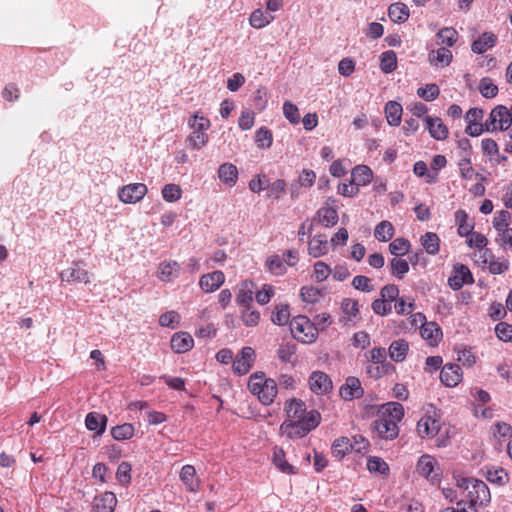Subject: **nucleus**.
I'll return each mask as SVG.
<instances>
[{
    "mask_svg": "<svg viewBox=\"0 0 512 512\" xmlns=\"http://www.w3.org/2000/svg\"><path fill=\"white\" fill-rule=\"evenodd\" d=\"M404 417L403 405L398 402L383 404L378 411V418L373 421L372 429L381 439L393 440L399 434L398 423Z\"/></svg>",
    "mask_w": 512,
    "mask_h": 512,
    "instance_id": "1",
    "label": "nucleus"
},
{
    "mask_svg": "<svg viewBox=\"0 0 512 512\" xmlns=\"http://www.w3.org/2000/svg\"><path fill=\"white\" fill-rule=\"evenodd\" d=\"M457 486L467 492L465 497L468 499L471 508L477 505H485L490 501L489 488L481 480L462 477L457 480Z\"/></svg>",
    "mask_w": 512,
    "mask_h": 512,
    "instance_id": "2",
    "label": "nucleus"
},
{
    "mask_svg": "<svg viewBox=\"0 0 512 512\" xmlns=\"http://www.w3.org/2000/svg\"><path fill=\"white\" fill-rule=\"evenodd\" d=\"M320 420V413L316 410H311L307 413L305 420H286L282 423L280 429L283 434L291 439L302 438L315 429L319 425Z\"/></svg>",
    "mask_w": 512,
    "mask_h": 512,
    "instance_id": "3",
    "label": "nucleus"
},
{
    "mask_svg": "<svg viewBox=\"0 0 512 512\" xmlns=\"http://www.w3.org/2000/svg\"><path fill=\"white\" fill-rule=\"evenodd\" d=\"M248 388L264 405H270L277 395L276 382L271 378H265L264 373L252 374L248 381Z\"/></svg>",
    "mask_w": 512,
    "mask_h": 512,
    "instance_id": "4",
    "label": "nucleus"
},
{
    "mask_svg": "<svg viewBox=\"0 0 512 512\" xmlns=\"http://www.w3.org/2000/svg\"><path fill=\"white\" fill-rule=\"evenodd\" d=\"M364 356L371 363L366 366V373L371 378L379 379L395 369L393 364L387 361V351L383 347H375Z\"/></svg>",
    "mask_w": 512,
    "mask_h": 512,
    "instance_id": "5",
    "label": "nucleus"
},
{
    "mask_svg": "<svg viewBox=\"0 0 512 512\" xmlns=\"http://www.w3.org/2000/svg\"><path fill=\"white\" fill-rule=\"evenodd\" d=\"M293 337L303 343H313L317 339V328L306 316H296L290 321Z\"/></svg>",
    "mask_w": 512,
    "mask_h": 512,
    "instance_id": "6",
    "label": "nucleus"
},
{
    "mask_svg": "<svg viewBox=\"0 0 512 512\" xmlns=\"http://www.w3.org/2000/svg\"><path fill=\"white\" fill-rule=\"evenodd\" d=\"M399 296V288L395 284H387L380 290V298L372 302L373 312L379 316H387L392 312L391 303Z\"/></svg>",
    "mask_w": 512,
    "mask_h": 512,
    "instance_id": "7",
    "label": "nucleus"
},
{
    "mask_svg": "<svg viewBox=\"0 0 512 512\" xmlns=\"http://www.w3.org/2000/svg\"><path fill=\"white\" fill-rule=\"evenodd\" d=\"M512 125V112L504 105L494 107L488 119L485 121V129L487 132L495 130L506 131Z\"/></svg>",
    "mask_w": 512,
    "mask_h": 512,
    "instance_id": "8",
    "label": "nucleus"
},
{
    "mask_svg": "<svg viewBox=\"0 0 512 512\" xmlns=\"http://www.w3.org/2000/svg\"><path fill=\"white\" fill-rule=\"evenodd\" d=\"M440 415L432 406L417 422V432L421 438H433L440 431Z\"/></svg>",
    "mask_w": 512,
    "mask_h": 512,
    "instance_id": "9",
    "label": "nucleus"
},
{
    "mask_svg": "<svg viewBox=\"0 0 512 512\" xmlns=\"http://www.w3.org/2000/svg\"><path fill=\"white\" fill-rule=\"evenodd\" d=\"M416 472L432 484H437L441 479V470L436 459L428 454L422 455L416 464Z\"/></svg>",
    "mask_w": 512,
    "mask_h": 512,
    "instance_id": "10",
    "label": "nucleus"
},
{
    "mask_svg": "<svg viewBox=\"0 0 512 512\" xmlns=\"http://www.w3.org/2000/svg\"><path fill=\"white\" fill-rule=\"evenodd\" d=\"M63 282L88 284L91 280V274L84 269L83 262H74L71 267L60 273Z\"/></svg>",
    "mask_w": 512,
    "mask_h": 512,
    "instance_id": "11",
    "label": "nucleus"
},
{
    "mask_svg": "<svg viewBox=\"0 0 512 512\" xmlns=\"http://www.w3.org/2000/svg\"><path fill=\"white\" fill-rule=\"evenodd\" d=\"M148 189L143 183H132L121 187L118 191L120 201L126 204H134L143 199Z\"/></svg>",
    "mask_w": 512,
    "mask_h": 512,
    "instance_id": "12",
    "label": "nucleus"
},
{
    "mask_svg": "<svg viewBox=\"0 0 512 512\" xmlns=\"http://www.w3.org/2000/svg\"><path fill=\"white\" fill-rule=\"evenodd\" d=\"M255 351L251 347H244L233 361V370L238 375L247 374L252 368Z\"/></svg>",
    "mask_w": 512,
    "mask_h": 512,
    "instance_id": "13",
    "label": "nucleus"
},
{
    "mask_svg": "<svg viewBox=\"0 0 512 512\" xmlns=\"http://www.w3.org/2000/svg\"><path fill=\"white\" fill-rule=\"evenodd\" d=\"M364 395V390L358 378L349 376L340 387V396L346 400L359 399Z\"/></svg>",
    "mask_w": 512,
    "mask_h": 512,
    "instance_id": "14",
    "label": "nucleus"
},
{
    "mask_svg": "<svg viewBox=\"0 0 512 512\" xmlns=\"http://www.w3.org/2000/svg\"><path fill=\"white\" fill-rule=\"evenodd\" d=\"M310 389L319 395L326 394L332 389V381L322 371H314L309 377Z\"/></svg>",
    "mask_w": 512,
    "mask_h": 512,
    "instance_id": "15",
    "label": "nucleus"
},
{
    "mask_svg": "<svg viewBox=\"0 0 512 512\" xmlns=\"http://www.w3.org/2000/svg\"><path fill=\"white\" fill-rule=\"evenodd\" d=\"M224 281V273L220 270H216L202 275L199 281V286L204 292L210 293L218 290Z\"/></svg>",
    "mask_w": 512,
    "mask_h": 512,
    "instance_id": "16",
    "label": "nucleus"
},
{
    "mask_svg": "<svg viewBox=\"0 0 512 512\" xmlns=\"http://www.w3.org/2000/svg\"><path fill=\"white\" fill-rule=\"evenodd\" d=\"M474 279L469 268L465 265L455 267V275L448 278V285L453 290L461 289L465 284L473 283Z\"/></svg>",
    "mask_w": 512,
    "mask_h": 512,
    "instance_id": "17",
    "label": "nucleus"
},
{
    "mask_svg": "<svg viewBox=\"0 0 512 512\" xmlns=\"http://www.w3.org/2000/svg\"><path fill=\"white\" fill-rule=\"evenodd\" d=\"M441 382L447 387H455L462 379L461 368L458 364L444 365L440 373Z\"/></svg>",
    "mask_w": 512,
    "mask_h": 512,
    "instance_id": "18",
    "label": "nucleus"
},
{
    "mask_svg": "<svg viewBox=\"0 0 512 512\" xmlns=\"http://www.w3.org/2000/svg\"><path fill=\"white\" fill-rule=\"evenodd\" d=\"M425 122L432 138L443 141L448 137V128L440 118L426 116Z\"/></svg>",
    "mask_w": 512,
    "mask_h": 512,
    "instance_id": "19",
    "label": "nucleus"
},
{
    "mask_svg": "<svg viewBox=\"0 0 512 512\" xmlns=\"http://www.w3.org/2000/svg\"><path fill=\"white\" fill-rule=\"evenodd\" d=\"M107 417L97 412H90L86 415L85 425L90 431L95 432V437L102 435L107 426Z\"/></svg>",
    "mask_w": 512,
    "mask_h": 512,
    "instance_id": "20",
    "label": "nucleus"
},
{
    "mask_svg": "<svg viewBox=\"0 0 512 512\" xmlns=\"http://www.w3.org/2000/svg\"><path fill=\"white\" fill-rule=\"evenodd\" d=\"M117 504V498L112 492H105L94 498L93 509L95 512H113Z\"/></svg>",
    "mask_w": 512,
    "mask_h": 512,
    "instance_id": "21",
    "label": "nucleus"
},
{
    "mask_svg": "<svg viewBox=\"0 0 512 512\" xmlns=\"http://www.w3.org/2000/svg\"><path fill=\"white\" fill-rule=\"evenodd\" d=\"M194 345V340L187 332H179L172 336L171 348L176 353H185Z\"/></svg>",
    "mask_w": 512,
    "mask_h": 512,
    "instance_id": "22",
    "label": "nucleus"
},
{
    "mask_svg": "<svg viewBox=\"0 0 512 512\" xmlns=\"http://www.w3.org/2000/svg\"><path fill=\"white\" fill-rule=\"evenodd\" d=\"M497 37L492 32H484L478 39L474 40L471 50L476 54H483L488 49L495 46Z\"/></svg>",
    "mask_w": 512,
    "mask_h": 512,
    "instance_id": "23",
    "label": "nucleus"
},
{
    "mask_svg": "<svg viewBox=\"0 0 512 512\" xmlns=\"http://www.w3.org/2000/svg\"><path fill=\"white\" fill-rule=\"evenodd\" d=\"M285 410L289 420H305L308 413L305 403L295 398L287 402Z\"/></svg>",
    "mask_w": 512,
    "mask_h": 512,
    "instance_id": "24",
    "label": "nucleus"
},
{
    "mask_svg": "<svg viewBox=\"0 0 512 512\" xmlns=\"http://www.w3.org/2000/svg\"><path fill=\"white\" fill-rule=\"evenodd\" d=\"M329 242L323 235H316L309 242L308 253L314 258H319L328 253Z\"/></svg>",
    "mask_w": 512,
    "mask_h": 512,
    "instance_id": "25",
    "label": "nucleus"
},
{
    "mask_svg": "<svg viewBox=\"0 0 512 512\" xmlns=\"http://www.w3.org/2000/svg\"><path fill=\"white\" fill-rule=\"evenodd\" d=\"M410 15L409 8L406 4L401 2L393 3L388 8V17L394 23H404L408 20Z\"/></svg>",
    "mask_w": 512,
    "mask_h": 512,
    "instance_id": "26",
    "label": "nucleus"
},
{
    "mask_svg": "<svg viewBox=\"0 0 512 512\" xmlns=\"http://www.w3.org/2000/svg\"><path fill=\"white\" fill-rule=\"evenodd\" d=\"M352 182L358 186H365L373 179L372 170L366 165L356 166L351 173Z\"/></svg>",
    "mask_w": 512,
    "mask_h": 512,
    "instance_id": "27",
    "label": "nucleus"
},
{
    "mask_svg": "<svg viewBox=\"0 0 512 512\" xmlns=\"http://www.w3.org/2000/svg\"><path fill=\"white\" fill-rule=\"evenodd\" d=\"M409 351V344L404 339L393 341L388 349L390 358L395 362H402L405 360Z\"/></svg>",
    "mask_w": 512,
    "mask_h": 512,
    "instance_id": "28",
    "label": "nucleus"
},
{
    "mask_svg": "<svg viewBox=\"0 0 512 512\" xmlns=\"http://www.w3.org/2000/svg\"><path fill=\"white\" fill-rule=\"evenodd\" d=\"M180 479L189 491L196 492L199 489L194 466L184 465L180 471Z\"/></svg>",
    "mask_w": 512,
    "mask_h": 512,
    "instance_id": "29",
    "label": "nucleus"
},
{
    "mask_svg": "<svg viewBox=\"0 0 512 512\" xmlns=\"http://www.w3.org/2000/svg\"><path fill=\"white\" fill-rule=\"evenodd\" d=\"M218 177L225 184L233 186L238 179V169L232 163H224L218 169Z\"/></svg>",
    "mask_w": 512,
    "mask_h": 512,
    "instance_id": "30",
    "label": "nucleus"
},
{
    "mask_svg": "<svg viewBox=\"0 0 512 512\" xmlns=\"http://www.w3.org/2000/svg\"><path fill=\"white\" fill-rule=\"evenodd\" d=\"M327 206L320 208L317 211V217L319 222L325 227H331L336 225L338 222V213L336 208L326 203Z\"/></svg>",
    "mask_w": 512,
    "mask_h": 512,
    "instance_id": "31",
    "label": "nucleus"
},
{
    "mask_svg": "<svg viewBox=\"0 0 512 512\" xmlns=\"http://www.w3.org/2000/svg\"><path fill=\"white\" fill-rule=\"evenodd\" d=\"M180 265L176 261L163 262L159 266V278L162 281L170 282L178 277Z\"/></svg>",
    "mask_w": 512,
    "mask_h": 512,
    "instance_id": "32",
    "label": "nucleus"
},
{
    "mask_svg": "<svg viewBox=\"0 0 512 512\" xmlns=\"http://www.w3.org/2000/svg\"><path fill=\"white\" fill-rule=\"evenodd\" d=\"M274 20V16L269 13L265 12L262 9H256L254 10L249 18L250 25L253 28L261 29L270 24Z\"/></svg>",
    "mask_w": 512,
    "mask_h": 512,
    "instance_id": "33",
    "label": "nucleus"
},
{
    "mask_svg": "<svg viewBox=\"0 0 512 512\" xmlns=\"http://www.w3.org/2000/svg\"><path fill=\"white\" fill-rule=\"evenodd\" d=\"M420 334L423 339L428 340L430 344H436L441 335V328L436 322H426L421 328H420Z\"/></svg>",
    "mask_w": 512,
    "mask_h": 512,
    "instance_id": "34",
    "label": "nucleus"
},
{
    "mask_svg": "<svg viewBox=\"0 0 512 512\" xmlns=\"http://www.w3.org/2000/svg\"><path fill=\"white\" fill-rule=\"evenodd\" d=\"M402 106L395 101H389L385 105L386 119L389 125L398 126L401 123Z\"/></svg>",
    "mask_w": 512,
    "mask_h": 512,
    "instance_id": "35",
    "label": "nucleus"
},
{
    "mask_svg": "<svg viewBox=\"0 0 512 512\" xmlns=\"http://www.w3.org/2000/svg\"><path fill=\"white\" fill-rule=\"evenodd\" d=\"M272 460L273 464L281 472L286 474H295V468L286 461L285 453L282 448H274Z\"/></svg>",
    "mask_w": 512,
    "mask_h": 512,
    "instance_id": "36",
    "label": "nucleus"
},
{
    "mask_svg": "<svg viewBox=\"0 0 512 512\" xmlns=\"http://www.w3.org/2000/svg\"><path fill=\"white\" fill-rule=\"evenodd\" d=\"M452 52L445 47H441L437 50H433L429 54V59L435 65L448 66L452 61Z\"/></svg>",
    "mask_w": 512,
    "mask_h": 512,
    "instance_id": "37",
    "label": "nucleus"
},
{
    "mask_svg": "<svg viewBox=\"0 0 512 512\" xmlns=\"http://www.w3.org/2000/svg\"><path fill=\"white\" fill-rule=\"evenodd\" d=\"M324 296L323 290L314 286H303L300 290V297L307 304H315Z\"/></svg>",
    "mask_w": 512,
    "mask_h": 512,
    "instance_id": "38",
    "label": "nucleus"
},
{
    "mask_svg": "<svg viewBox=\"0 0 512 512\" xmlns=\"http://www.w3.org/2000/svg\"><path fill=\"white\" fill-rule=\"evenodd\" d=\"M253 282L245 281L242 284V287L237 294L236 301L239 305L246 307H250L251 302L253 301Z\"/></svg>",
    "mask_w": 512,
    "mask_h": 512,
    "instance_id": "39",
    "label": "nucleus"
},
{
    "mask_svg": "<svg viewBox=\"0 0 512 512\" xmlns=\"http://www.w3.org/2000/svg\"><path fill=\"white\" fill-rule=\"evenodd\" d=\"M421 243L425 251L430 255H435L439 251L440 239L436 233L427 232L421 237Z\"/></svg>",
    "mask_w": 512,
    "mask_h": 512,
    "instance_id": "40",
    "label": "nucleus"
},
{
    "mask_svg": "<svg viewBox=\"0 0 512 512\" xmlns=\"http://www.w3.org/2000/svg\"><path fill=\"white\" fill-rule=\"evenodd\" d=\"M394 235V227L389 221H381L374 230V236L381 242L389 241Z\"/></svg>",
    "mask_w": 512,
    "mask_h": 512,
    "instance_id": "41",
    "label": "nucleus"
},
{
    "mask_svg": "<svg viewBox=\"0 0 512 512\" xmlns=\"http://www.w3.org/2000/svg\"><path fill=\"white\" fill-rule=\"evenodd\" d=\"M380 68L384 73H391L397 68V56L394 51L388 50L381 54Z\"/></svg>",
    "mask_w": 512,
    "mask_h": 512,
    "instance_id": "42",
    "label": "nucleus"
},
{
    "mask_svg": "<svg viewBox=\"0 0 512 512\" xmlns=\"http://www.w3.org/2000/svg\"><path fill=\"white\" fill-rule=\"evenodd\" d=\"M111 435L117 441L130 439L134 435V426L130 423L117 425L111 429Z\"/></svg>",
    "mask_w": 512,
    "mask_h": 512,
    "instance_id": "43",
    "label": "nucleus"
},
{
    "mask_svg": "<svg viewBox=\"0 0 512 512\" xmlns=\"http://www.w3.org/2000/svg\"><path fill=\"white\" fill-rule=\"evenodd\" d=\"M389 266L391 274L398 279H402L404 275L409 271L408 261L398 257L391 259Z\"/></svg>",
    "mask_w": 512,
    "mask_h": 512,
    "instance_id": "44",
    "label": "nucleus"
},
{
    "mask_svg": "<svg viewBox=\"0 0 512 512\" xmlns=\"http://www.w3.org/2000/svg\"><path fill=\"white\" fill-rule=\"evenodd\" d=\"M290 312L288 305H277L272 313L271 321L275 325L283 326L289 322Z\"/></svg>",
    "mask_w": 512,
    "mask_h": 512,
    "instance_id": "45",
    "label": "nucleus"
},
{
    "mask_svg": "<svg viewBox=\"0 0 512 512\" xmlns=\"http://www.w3.org/2000/svg\"><path fill=\"white\" fill-rule=\"evenodd\" d=\"M209 140L208 134L202 131H195L187 137L186 141L189 146L194 150H200L203 146L207 144Z\"/></svg>",
    "mask_w": 512,
    "mask_h": 512,
    "instance_id": "46",
    "label": "nucleus"
},
{
    "mask_svg": "<svg viewBox=\"0 0 512 512\" xmlns=\"http://www.w3.org/2000/svg\"><path fill=\"white\" fill-rule=\"evenodd\" d=\"M367 469L371 473H379L381 475H388V464L379 457H369L367 460Z\"/></svg>",
    "mask_w": 512,
    "mask_h": 512,
    "instance_id": "47",
    "label": "nucleus"
},
{
    "mask_svg": "<svg viewBox=\"0 0 512 512\" xmlns=\"http://www.w3.org/2000/svg\"><path fill=\"white\" fill-rule=\"evenodd\" d=\"M188 125L191 129L195 131L206 132L210 126V120L203 115H200L198 112L194 113L193 116L189 119Z\"/></svg>",
    "mask_w": 512,
    "mask_h": 512,
    "instance_id": "48",
    "label": "nucleus"
},
{
    "mask_svg": "<svg viewBox=\"0 0 512 512\" xmlns=\"http://www.w3.org/2000/svg\"><path fill=\"white\" fill-rule=\"evenodd\" d=\"M410 242L405 238H396L389 244V251L392 255L402 256L409 252Z\"/></svg>",
    "mask_w": 512,
    "mask_h": 512,
    "instance_id": "49",
    "label": "nucleus"
},
{
    "mask_svg": "<svg viewBox=\"0 0 512 512\" xmlns=\"http://www.w3.org/2000/svg\"><path fill=\"white\" fill-rule=\"evenodd\" d=\"M413 171L418 177H426V182L430 184L436 182L438 177L437 172L428 171L427 164L424 161H417L414 164Z\"/></svg>",
    "mask_w": 512,
    "mask_h": 512,
    "instance_id": "50",
    "label": "nucleus"
},
{
    "mask_svg": "<svg viewBox=\"0 0 512 512\" xmlns=\"http://www.w3.org/2000/svg\"><path fill=\"white\" fill-rule=\"evenodd\" d=\"M297 351V346L294 343H283L277 350L278 358L285 363L292 362V358Z\"/></svg>",
    "mask_w": 512,
    "mask_h": 512,
    "instance_id": "51",
    "label": "nucleus"
},
{
    "mask_svg": "<svg viewBox=\"0 0 512 512\" xmlns=\"http://www.w3.org/2000/svg\"><path fill=\"white\" fill-rule=\"evenodd\" d=\"M487 480L493 484L502 486L508 482L509 476L503 468H495L488 470Z\"/></svg>",
    "mask_w": 512,
    "mask_h": 512,
    "instance_id": "52",
    "label": "nucleus"
},
{
    "mask_svg": "<svg viewBox=\"0 0 512 512\" xmlns=\"http://www.w3.org/2000/svg\"><path fill=\"white\" fill-rule=\"evenodd\" d=\"M350 450V439L346 437L336 439L332 445V453L338 458H343Z\"/></svg>",
    "mask_w": 512,
    "mask_h": 512,
    "instance_id": "53",
    "label": "nucleus"
},
{
    "mask_svg": "<svg viewBox=\"0 0 512 512\" xmlns=\"http://www.w3.org/2000/svg\"><path fill=\"white\" fill-rule=\"evenodd\" d=\"M268 270L274 275H283L286 272V266L281 256L272 255L267 260Z\"/></svg>",
    "mask_w": 512,
    "mask_h": 512,
    "instance_id": "54",
    "label": "nucleus"
},
{
    "mask_svg": "<svg viewBox=\"0 0 512 512\" xmlns=\"http://www.w3.org/2000/svg\"><path fill=\"white\" fill-rule=\"evenodd\" d=\"M255 141L258 147L269 148L272 145V133L266 127H261L256 131Z\"/></svg>",
    "mask_w": 512,
    "mask_h": 512,
    "instance_id": "55",
    "label": "nucleus"
},
{
    "mask_svg": "<svg viewBox=\"0 0 512 512\" xmlns=\"http://www.w3.org/2000/svg\"><path fill=\"white\" fill-rule=\"evenodd\" d=\"M394 308L397 314L408 315L414 311L415 302L413 299L407 300L405 297H401L395 301Z\"/></svg>",
    "mask_w": 512,
    "mask_h": 512,
    "instance_id": "56",
    "label": "nucleus"
},
{
    "mask_svg": "<svg viewBox=\"0 0 512 512\" xmlns=\"http://www.w3.org/2000/svg\"><path fill=\"white\" fill-rule=\"evenodd\" d=\"M341 309L349 317V320H352L359 313V303L355 299L344 298L341 302Z\"/></svg>",
    "mask_w": 512,
    "mask_h": 512,
    "instance_id": "57",
    "label": "nucleus"
},
{
    "mask_svg": "<svg viewBox=\"0 0 512 512\" xmlns=\"http://www.w3.org/2000/svg\"><path fill=\"white\" fill-rule=\"evenodd\" d=\"M479 91L485 98H493L498 93V87L490 78H483L479 83Z\"/></svg>",
    "mask_w": 512,
    "mask_h": 512,
    "instance_id": "58",
    "label": "nucleus"
},
{
    "mask_svg": "<svg viewBox=\"0 0 512 512\" xmlns=\"http://www.w3.org/2000/svg\"><path fill=\"white\" fill-rule=\"evenodd\" d=\"M181 188L176 184H166L162 189V197L167 202H175L181 197Z\"/></svg>",
    "mask_w": 512,
    "mask_h": 512,
    "instance_id": "59",
    "label": "nucleus"
},
{
    "mask_svg": "<svg viewBox=\"0 0 512 512\" xmlns=\"http://www.w3.org/2000/svg\"><path fill=\"white\" fill-rule=\"evenodd\" d=\"M457 31L452 27H445L437 33V37L441 40L442 44L451 47L457 40Z\"/></svg>",
    "mask_w": 512,
    "mask_h": 512,
    "instance_id": "60",
    "label": "nucleus"
},
{
    "mask_svg": "<svg viewBox=\"0 0 512 512\" xmlns=\"http://www.w3.org/2000/svg\"><path fill=\"white\" fill-rule=\"evenodd\" d=\"M440 93L439 87L436 84H428L417 90V95L425 101L435 100Z\"/></svg>",
    "mask_w": 512,
    "mask_h": 512,
    "instance_id": "61",
    "label": "nucleus"
},
{
    "mask_svg": "<svg viewBox=\"0 0 512 512\" xmlns=\"http://www.w3.org/2000/svg\"><path fill=\"white\" fill-rule=\"evenodd\" d=\"M283 114L285 118L292 124H298L300 121V115L297 106L289 101H286L283 104Z\"/></svg>",
    "mask_w": 512,
    "mask_h": 512,
    "instance_id": "62",
    "label": "nucleus"
},
{
    "mask_svg": "<svg viewBox=\"0 0 512 512\" xmlns=\"http://www.w3.org/2000/svg\"><path fill=\"white\" fill-rule=\"evenodd\" d=\"M352 286L359 291L372 292L374 286L371 283V279L367 276L357 275L352 280Z\"/></svg>",
    "mask_w": 512,
    "mask_h": 512,
    "instance_id": "63",
    "label": "nucleus"
},
{
    "mask_svg": "<svg viewBox=\"0 0 512 512\" xmlns=\"http://www.w3.org/2000/svg\"><path fill=\"white\" fill-rule=\"evenodd\" d=\"M497 337L505 342L512 341V325L500 322L495 327Z\"/></svg>",
    "mask_w": 512,
    "mask_h": 512,
    "instance_id": "64",
    "label": "nucleus"
}]
</instances>
